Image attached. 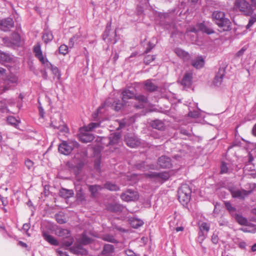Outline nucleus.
I'll return each instance as SVG.
<instances>
[{
	"mask_svg": "<svg viewBox=\"0 0 256 256\" xmlns=\"http://www.w3.org/2000/svg\"><path fill=\"white\" fill-rule=\"evenodd\" d=\"M238 246L241 249L246 250V244L244 241L241 240L238 244Z\"/></svg>",
	"mask_w": 256,
	"mask_h": 256,
	"instance_id": "nucleus-64",
	"label": "nucleus"
},
{
	"mask_svg": "<svg viewBox=\"0 0 256 256\" xmlns=\"http://www.w3.org/2000/svg\"><path fill=\"white\" fill-rule=\"evenodd\" d=\"M94 138V136L92 134L88 132L82 134L79 136L80 140L84 143L91 142Z\"/></svg>",
	"mask_w": 256,
	"mask_h": 256,
	"instance_id": "nucleus-26",
	"label": "nucleus"
},
{
	"mask_svg": "<svg viewBox=\"0 0 256 256\" xmlns=\"http://www.w3.org/2000/svg\"><path fill=\"white\" fill-rule=\"evenodd\" d=\"M0 58L4 61L8 62H10L11 60V58L10 56L4 52H0Z\"/></svg>",
	"mask_w": 256,
	"mask_h": 256,
	"instance_id": "nucleus-54",
	"label": "nucleus"
},
{
	"mask_svg": "<svg viewBox=\"0 0 256 256\" xmlns=\"http://www.w3.org/2000/svg\"><path fill=\"white\" fill-rule=\"evenodd\" d=\"M76 196L78 201L82 202L86 200L85 194L83 192V189L82 186L76 188Z\"/></svg>",
	"mask_w": 256,
	"mask_h": 256,
	"instance_id": "nucleus-30",
	"label": "nucleus"
},
{
	"mask_svg": "<svg viewBox=\"0 0 256 256\" xmlns=\"http://www.w3.org/2000/svg\"><path fill=\"white\" fill-rule=\"evenodd\" d=\"M56 222L60 224H64L66 222V220L64 218V216L61 214H56L55 215Z\"/></svg>",
	"mask_w": 256,
	"mask_h": 256,
	"instance_id": "nucleus-52",
	"label": "nucleus"
},
{
	"mask_svg": "<svg viewBox=\"0 0 256 256\" xmlns=\"http://www.w3.org/2000/svg\"><path fill=\"white\" fill-rule=\"evenodd\" d=\"M192 190L188 184H182L178 190V199L183 204H187L191 198Z\"/></svg>",
	"mask_w": 256,
	"mask_h": 256,
	"instance_id": "nucleus-3",
	"label": "nucleus"
},
{
	"mask_svg": "<svg viewBox=\"0 0 256 256\" xmlns=\"http://www.w3.org/2000/svg\"><path fill=\"white\" fill-rule=\"evenodd\" d=\"M58 194L60 196L64 198L67 199L69 198L70 197H72L74 194V192L73 190H68L62 188L59 190Z\"/></svg>",
	"mask_w": 256,
	"mask_h": 256,
	"instance_id": "nucleus-24",
	"label": "nucleus"
},
{
	"mask_svg": "<svg viewBox=\"0 0 256 256\" xmlns=\"http://www.w3.org/2000/svg\"><path fill=\"white\" fill-rule=\"evenodd\" d=\"M114 251V247L110 244H106L103 247L102 254L106 256H111Z\"/></svg>",
	"mask_w": 256,
	"mask_h": 256,
	"instance_id": "nucleus-29",
	"label": "nucleus"
},
{
	"mask_svg": "<svg viewBox=\"0 0 256 256\" xmlns=\"http://www.w3.org/2000/svg\"><path fill=\"white\" fill-rule=\"evenodd\" d=\"M74 242V239L70 235V236L68 238H64L61 241L60 244L61 247L64 248L66 249H67L73 244Z\"/></svg>",
	"mask_w": 256,
	"mask_h": 256,
	"instance_id": "nucleus-27",
	"label": "nucleus"
},
{
	"mask_svg": "<svg viewBox=\"0 0 256 256\" xmlns=\"http://www.w3.org/2000/svg\"><path fill=\"white\" fill-rule=\"evenodd\" d=\"M124 142L128 146L132 148H136L140 144L139 138L132 134H127L124 136Z\"/></svg>",
	"mask_w": 256,
	"mask_h": 256,
	"instance_id": "nucleus-10",
	"label": "nucleus"
},
{
	"mask_svg": "<svg viewBox=\"0 0 256 256\" xmlns=\"http://www.w3.org/2000/svg\"><path fill=\"white\" fill-rule=\"evenodd\" d=\"M196 27L198 28V30L203 33H205L208 35L214 34V30H213L210 25L206 24L204 22L198 23Z\"/></svg>",
	"mask_w": 256,
	"mask_h": 256,
	"instance_id": "nucleus-14",
	"label": "nucleus"
},
{
	"mask_svg": "<svg viewBox=\"0 0 256 256\" xmlns=\"http://www.w3.org/2000/svg\"><path fill=\"white\" fill-rule=\"evenodd\" d=\"M158 165L162 168H170L172 165L171 159L166 156H162L158 158Z\"/></svg>",
	"mask_w": 256,
	"mask_h": 256,
	"instance_id": "nucleus-16",
	"label": "nucleus"
},
{
	"mask_svg": "<svg viewBox=\"0 0 256 256\" xmlns=\"http://www.w3.org/2000/svg\"><path fill=\"white\" fill-rule=\"evenodd\" d=\"M92 238L88 236L86 234H82L80 239V244L83 245H87L90 244Z\"/></svg>",
	"mask_w": 256,
	"mask_h": 256,
	"instance_id": "nucleus-43",
	"label": "nucleus"
},
{
	"mask_svg": "<svg viewBox=\"0 0 256 256\" xmlns=\"http://www.w3.org/2000/svg\"><path fill=\"white\" fill-rule=\"evenodd\" d=\"M14 26V20L10 17L0 20V30L4 32H9Z\"/></svg>",
	"mask_w": 256,
	"mask_h": 256,
	"instance_id": "nucleus-11",
	"label": "nucleus"
},
{
	"mask_svg": "<svg viewBox=\"0 0 256 256\" xmlns=\"http://www.w3.org/2000/svg\"><path fill=\"white\" fill-rule=\"evenodd\" d=\"M100 122H90L87 126H86V132L92 131L94 129L100 126Z\"/></svg>",
	"mask_w": 256,
	"mask_h": 256,
	"instance_id": "nucleus-39",
	"label": "nucleus"
},
{
	"mask_svg": "<svg viewBox=\"0 0 256 256\" xmlns=\"http://www.w3.org/2000/svg\"><path fill=\"white\" fill-rule=\"evenodd\" d=\"M134 168L138 170H140L142 171H144L146 170L145 167V162L140 161V162H136L134 166Z\"/></svg>",
	"mask_w": 256,
	"mask_h": 256,
	"instance_id": "nucleus-40",
	"label": "nucleus"
},
{
	"mask_svg": "<svg viewBox=\"0 0 256 256\" xmlns=\"http://www.w3.org/2000/svg\"><path fill=\"white\" fill-rule=\"evenodd\" d=\"M233 218H234L236 222L240 225L247 226L248 225V222L247 218L244 217L242 214H237Z\"/></svg>",
	"mask_w": 256,
	"mask_h": 256,
	"instance_id": "nucleus-33",
	"label": "nucleus"
},
{
	"mask_svg": "<svg viewBox=\"0 0 256 256\" xmlns=\"http://www.w3.org/2000/svg\"><path fill=\"white\" fill-rule=\"evenodd\" d=\"M87 156V152L86 150H84L81 152V158H79V153L78 152L74 156V158L76 159V162H74L75 164L72 167L74 168L76 174H78L80 173V172L82 170L85 163H86V158Z\"/></svg>",
	"mask_w": 256,
	"mask_h": 256,
	"instance_id": "nucleus-5",
	"label": "nucleus"
},
{
	"mask_svg": "<svg viewBox=\"0 0 256 256\" xmlns=\"http://www.w3.org/2000/svg\"><path fill=\"white\" fill-rule=\"evenodd\" d=\"M228 190L230 192L232 197L240 200H244L252 193V190H246L242 188H239L237 186L232 185L228 186Z\"/></svg>",
	"mask_w": 256,
	"mask_h": 256,
	"instance_id": "nucleus-4",
	"label": "nucleus"
},
{
	"mask_svg": "<svg viewBox=\"0 0 256 256\" xmlns=\"http://www.w3.org/2000/svg\"><path fill=\"white\" fill-rule=\"evenodd\" d=\"M155 46V44H154L150 42H148V46L146 47V50H144V54H148L150 52L151 50Z\"/></svg>",
	"mask_w": 256,
	"mask_h": 256,
	"instance_id": "nucleus-58",
	"label": "nucleus"
},
{
	"mask_svg": "<svg viewBox=\"0 0 256 256\" xmlns=\"http://www.w3.org/2000/svg\"><path fill=\"white\" fill-rule=\"evenodd\" d=\"M104 104L110 106L116 112H119L124 106V104L118 99L114 100L112 98H108L105 102Z\"/></svg>",
	"mask_w": 256,
	"mask_h": 256,
	"instance_id": "nucleus-12",
	"label": "nucleus"
},
{
	"mask_svg": "<svg viewBox=\"0 0 256 256\" xmlns=\"http://www.w3.org/2000/svg\"><path fill=\"white\" fill-rule=\"evenodd\" d=\"M206 233L205 234L204 232L200 230L198 232V239L202 242L206 238Z\"/></svg>",
	"mask_w": 256,
	"mask_h": 256,
	"instance_id": "nucleus-61",
	"label": "nucleus"
},
{
	"mask_svg": "<svg viewBox=\"0 0 256 256\" xmlns=\"http://www.w3.org/2000/svg\"><path fill=\"white\" fill-rule=\"evenodd\" d=\"M224 204L226 210L228 211L230 214L232 216H234L236 213V207L232 206L230 202L224 201Z\"/></svg>",
	"mask_w": 256,
	"mask_h": 256,
	"instance_id": "nucleus-28",
	"label": "nucleus"
},
{
	"mask_svg": "<svg viewBox=\"0 0 256 256\" xmlns=\"http://www.w3.org/2000/svg\"><path fill=\"white\" fill-rule=\"evenodd\" d=\"M144 89L150 92L158 90V86L154 84L152 81V80H147L144 82Z\"/></svg>",
	"mask_w": 256,
	"mask_h": 256,
	"instance_id": "nucleus-23",
	"label": "nucleus"
},
{
	"mask_svg": "<svg viewBox=\"0 0 256 256\" xmlns=\"http://www.w3.org/2000/svg\"><path fill=\"white\" fill-rule=\"evenodd\" d=\"M50 126L52 128H54L55 129L59 130L60 132H68V128L67 126H57L53 124V122H52L50 124Z\"/></svg>",
	"mask_w": 256,
	"mask_h": 256,
	"instance_id": "nucleus-45",
	"label": "nucleus"
},
{
	"mask_svg": "<svg viewBox=\"0 0 256 256\" xmlns=\"http://www.w3.org/2000/svg\"><path fill=\"white\" fill-rule=\"evenodd\" d=\"M130 224L132 228H138L144 224V222L138 218H132L130 219Z\"/></svg>",
	"mask_w": 256,
	"mask_h": 256,
	"instance_id": "nucleus-32",
	"label": "nucleus"
},
{
	"mask_svg": "<svg viewBox=\"0 0 256 256\" xmlns=\"http://www.w3.org/2000/svg\"><path fill=\"white\" fill-rule=\"evenodd\" d=\"M158 178L166 180L170 178V174L166 172H158Z\"/></svg>",
	"mask_w": 256,
	"mask_h": 256,
	"instance_id": "nucleus-53",
	"label": "nucleus"
},
{
	"mask_svg": "<svg viewBox=\"0 0 256 256\" xmlns=\"http://www.w3.org/2000/svg\"><path fill=\"white\" fill-rule=\"evenodd\" d=\"M54 38L52 33L51 31L45 32L42 36V40L44 43L48 44L51 42Z\"/></svg>",
	"mask_w": 256,
	"mask_h": 256,
	"instance_id": "nucleus-35",
	"label": "nucleus"
},
{
	"mask_svg": "<svg viewBox=\"0 0 256 256\" xmlns=\"http://www.w3.org/2000/svg\"><path fill=\"white\" fill-rule=\"evenodd\" d=\"M68 50V47L66 45L62 44L58 48L59 53L63 55H65L67 54Z\"/></svg>",
	"mask_w": 256,
	"mask_h": 256,
	"instance_id": "nucleus-50",
	"label": "nucleus"
},
{
	"mask_svg": "<svg viewBox=\"0 0 256 256\" xmlns=\"http://www.w3.org/2000/svg\"><path fill=\"white\" fill-rule=\"evenodd\" d=\"M120 197L122 200L129 202L138 200L140 196L137 190L132 189H127L120 194Z\"/></svg>",
	"mask_w": 256,
	"mask_h": 256,
	"instance_id": "nucleus-9",
	"label": "nucleus"
},
{
	"mask_svg": "<svg viewBox=\"0 0 256 256\" xmlns=\"http://www.w3.org/2000/svg\"><path fill=\"white\" fill-rule=\"evenodd\" d=\"M200 230L204 232L206 231L207 233L210 230V224L206 222H202L199 226Z\"/></svg>",
	"mask_w": 256,
	"mask_h": 256,
	"instance_id": "nucleus-47",
	"label": "nucleus"
},
{
	"mask_svg": "<svg viewBox=\"0 0 256 256\" xmlns=\"http://www.w3.org/2000/svg\"><path fill=\"white\" fill-rule=\"evenodd\" d=\"M112 22L107 23L105 30L102 34V38L104 40H108V42L112 44H115L118 40L116 38V31L111 32Z\"/></svg>",
	"mask_w": 256,
	"mask_h": 256,
	"instance_id": "nucleus-6",
	"label": "nucleus"
},
{
	"mask_svg": "<svg viewBox=\"0 0 256 256\" xmlns=\"http://www.w3.org/2000/svg\"><path fill=\"white\" fill-rule=\"evenodd\" d=\"M212 242L214 244H217L218 242V237L217 233L214 232L212 236Z\"/></svg>",
	"mask_w": 256,
	"mask_h": 256,
	"instance_id": "nucleus-59",
	"label": "nucleus"
},
{
	"mask_svg": "<svg viewBox=\"0 0 256 256\" xmlns=\"http://www.w3.org/2000/svg\"><path fill=\"white\" fill-rule=\"evenodd\" d=\"M101 160L100 158H96L94 161V169L98 172H100Z\"/></svg>",
	"mask_w": 256,
	"mask_h": 256,
	"instance_id": "nucleus-48",
	"label": "nucleus"
},
{
	"mask_svg": "<svg viewBox=\"0 0 256 256\" xmlns=\"http://www.w3.org/2000/svg\"><path fill=\"white\" fill-rule=\"evenodd\" d=\"M234 5L246 16H250L254 12L251 5L245 0H236Z\"/></svg>",
	"mask_w": 256,
	"mask_h": 256,
	"instance_id": "nucleus-7",
	"label": "nucleus"
},
{
	"mask_svg": "<svg viewBox=\"0 0 256 256\" xmlns=\"http://www.w3.org/2000/svg\"><path fill=\"white\" fill-rule=\"evenodd\" d=\"M122 134L120 132H114L111 134L108 137V145H114L118 144L120 142Z\"/></svg>",
	"mask_w": 256,
	"mask_h": 256,
	"instance_id": "nucleus-18",
	"label": "nucleus"
},
{
	"mask_svg": "<svg viewBox=\"0 0 256 256\" xmlns=\"http://www.w3.org/2000/svg\"><path fill=\"white\" fill-rule=\"evenodd\" d=\"M33 52L35 54V56H38V55L42 54L40 44H38L34 46Z\"/></svg>",
	"mask_w": 256,
	"mask_h": 256,
	"instance_id": "nucleus-49",
	"label": "nucleus"
},
{
	"mask_svg": "<svg viewBox=\"0 0 256 256\" xmlns=\"http://www.w3.org/2000/svg\"><path fill=\"white\" fill-rule=\"evenodd\" d=\"M69 250L70 252L76 255H78L80 254V245H74L73 246L70 247Z\"/></svg>",
	"mask_w": 256,
	"mask_h": 256,
	"instance_id": "nucleus-44",
	"label": "nucleus"
},
{
	"mask_svg": "<svg viewBox=\"0 0 256 256\" xmlns=\"http://www.w3.org/2000/svg\"><path fill=\"white\" fill-rule=\"evenodd\" d=\"M150 126L153 128L159 130H164L165 129L164 122L160 120H152L150 123Z\"/></svg>",
	"mask_w": 256,
	"mask_h": 256,
	"instance_id": "nucleus-25",
	"label": "nucleus"
},
{
	"mask_svg": "<svg viewBox=\"0 0 256 256\" xmlns=\"http://www.w3.org/2000/svg\"><path fill=\"white\" fill-rule=\"evenodd\" d=\"M26 167L30 170L34 166V162L30 159H26L24 162Z\"/></svg>",
	"mask_w": 256,
	"mask_h": 256,
	"instance_id": "nucleus-60",
	"label": "nucleus"
},
{
	"mask_svg": "<svg viewBox=\"0 0 256 256\" xmlns=\"http://www.w3.org/2000/svg\"><path fill=\"white\" fill-rule=\"evenodd\" d=\"M191 64L196 69H199L204 66V60L202 56H199L192 60Z\"/></svg>",
	"mask_w": 256,
	"mask_h": 256,
	"instance_id": "nucleus-22",
	"label": "nucleus"
},
{
	"mask_svg": "<svg viewBox=\"0 0 256 256\" xmlns=\"http://www.w3.org/2000/svg\"><path fill=\"white\" fill-rule=\"evenodd\" d=\"M104 240L112 243L117 242V240L115 239L114 236L109 234L106 236L104 238Z\"/></svg>",
	"mask_w": 256,
	"mask_h": 256,
	"instance_id": "nucleus-55",
	"label": "nucleus"
},
{
	"mask_svg": "<svg viewBox=\"0 0 256 256\" xmlns=\"http://www.w3.org/2000/svg\"><path fill=\"white\" fill-rule=\"evenodd\" d=\"M56 234L58 236L66 238L70 236V232L68 229L60 228L56 230Z\"/></svg>",
	"mask_w": 256,
	"mask_h": 256,
	"instance_id": "nucleus-31",
	"label": "nucleus"
},
{
	"mask_svg": "<svg viewBox=\"0 0 256 256\" xmlns=\"http://www.w3.org/2000/svg\"><path fill=\"white\" fill-rule=\"evenodd\" d=\"M158 172H150L145 174L146 178H158Z\"/></svg>",
	"mask_w": 256,
	"mask_h": 256,
	"instance_id": "nucleus-56",
	"label": "nucleus"
},
{
	"mask_svg": "<svg viewBox=\"0 0 256 256\" xmlns=\"http://www.w3.org/2000/svg\"><path fill=\"white\" fill-rule=\"evenodd\" d=\"M228 168L227 164L224 162H222L220 166V173L226 174L228 172Z\"/></svg>",
	"mask_w": 256,
	"mask_h": 256,
	"instance_id": "nucleus-51",
	"label": "nucleus"
},
{
	"mask_svg": "<svg viewBox=\"0 0 256 256\" xmlns=\"http://www.w3.org/2000/svg\"><path fill=\"white\" fill-rule=\"evenodd\" d=\"M42 236L45 240L48 242L51 245L58 246L60 244L58 241L55 238L52 236L48 234V232H43Z\"/></svg>",
	"mask_w": 256,
	"mask_h": 256,
	"instance_id": "nucleus-20",
	"label": "nucleus"
},
{
	"mask_svg": "<svg viewBox=\"0 0 256 256\" xmlns=\"http://www.w3.org/2000/svg\"><path fill=\"white\" fill-rule=\"evenodd\" d=\"M156 58V55H147L144 58V62L145 64L148 65Z\"/></svg>",
	"mask_w": 256,
	"mask_h": 256,
	"instance_id": "nucleus-42",
	"label": "nucleus"
},
{
	"mask_svg": "<svg viewBox=\"0 0 256 256\" xmlns=\"http://www.w3.org/2000/svg\"><path fill=\"white\" fill-rule=\"evenodd\" d=\"M0 200L2 202V206H6L8 204V202L7 197H3L0 194Z\"/></svg>",
	"mask_w": 256,
	"mask_h": 256,
	"instance_id": "nucleus-62",
	"label": "nucleus"
},
{
	"mask_svg": "<svg viewBox=\"0 0 256 256\" xmlns=\"http://www.w3.org/2000/svg\"><path fill=\"white\" fill-rule=\"evenodd\" d=\"M104 188L110 191H118L120 190V187L110 182H106L104 184Z\"/></svg>",
	"mask_w": 256,
	"mask_h": 256,
	"instance_id": "nucleus-34",
	"label": "nucleus"
},
{
	"mask_svg": "<svg viewBox=\"0 0 256 256\" xmlns=\"http://www.w3.org/2000/svg\"><path fill=\"white\" fill-rule=\"evenodd\" d=\"M88 190L90 193L92 198H96L98 192L102 189V187L98 184L88 185Z\"/></svg>",
	"mask_w": 256,
	"mask_h": 256,
	"instance_id": "nucleus-19",
	"label": "nucleus"
},
{
	"mask_svg": "<svg viewBox=\"0 0 256 256\" xmlns=\"http://www.w3.org/2000/svg\"><path fill=\"white\" fill-rule=\"evenodd\" d=\"M50 70L52 72V74L54 75V78H56L58 80L60 79L61 74L58 68L54 66Z\"/></svg>",
	"mask_w": 256,
	"mask_h": 256,
	"instance_id": "nucleus-46",
	"label": "nucleus"
},
{
	"mask_svg": "<svg viewBox=\"0 0 256 256\" xmlns=\"http://www.w3.org/2000/svg\"><path fill=\"white\" fill-rule=\"evenodd\" d=\"M18 78L16 76L12 74H10L8 75L6 77V80L7 84H16L17 82Z\"/></svg>",
	"mask_w": 256,
	"mask_h": 256,
	"instance_id": "nucleus-38",
	"label": "nucleus"
},
{
	"mask_svg": "<svg viewBox=\"0 0 256 256\" xmlns=\"http://www.w3.org/2000/svg\"><path fill=\"white\" fill-rule=\"evenodd\" d=\"M256 22V16H252L248 20V24L246 26V28L249 29Z\"/></svg>",
	"mask_w": 256,
	"mask_h": 256,
	"instance_id": "nucleus-57",
	"label": "nucleus"
},
{
	"mask_svg": "<svg viewBox=\"0 0 256 256\" xmlns=\"http://www.w3.org/2000/svg\"><path fill=\"white\" fill-rule=\"evenodd\" d=\"M3 42L8 46H20L21 44V37L17 32H12L10 38H4Z\"/></svg>",
	"mask_w": 256,
	"mask_h": 256,
	"instance_id": "nucleus-8",
	"label": "nucleus"
},
{
	"mask_svg": "<svg viewBox=\"0 0 256 256\" xmlns=\"http://www.w3.org/2000/svg\"><path fill=\"white\" fill-rule=\"evenodd\" d=\"M176 54L180 56L183 58H187L189 56V54L188 52L184 51V50L180 48H176L175 50Z\"/></svg>",
	"mask_w": 256,
	"mask_h": 256,
	"instance_id": "nucleus-41",
	"label": "nucleus"
},
{
	"mask_svg": "<svg viewBox=\"0 0 256 256\" xmlns=\"http://www.w3.org/2000/svg\"><path fill=\"white\" fill-rule=\"evenodd\" d=\"M78 37L76 35H75L71 38L69 40L70 46H72L74 44V42L78 40Z\"/></svg>",
	"mask_w": 256,
	"mask_h": 256,
	"instance_id": "nucleus-63",
	"label": "nucleus"
},
{
	"mask_svg": "<svg viewBox=\"0 0 256 256\" xmlns=\"http://www.w3.org/2000/svg\"><path fill=\"white\" fill-rule=\"evenodd\" d=\"M7 122L8 124L14 126L16 128H18L19 123V120H17L15 117L13 116H8L7 118Z\"/></svg>",
	"mask_w": 256,
	"mask_h": 256,
	"instance_id": "nucleus-36",
	"label": "nucleus"
},
{
	"mask_svg": "<svg viewBox=\"0 0 256 256\" xmlns=\"http://www.w3.org/2000/svg\"><path fill=\"white\" fill-rule=\"evenodd\" d=\"M122 100L125 103L126 102L127 100L131 98H134L135 93L134 91L130 90L128 89L124 90L122 93Z\"/></svg>",
	"mask_w": 256,
	"mask_h": 256,
	"instance_id": "nucleus-21",
	"label": "nucleus"
},
{
	"mask_svg": "<svg viewBox=\"0 0 256 256\" xmlns=\"http://www.w3.org/2000/svg\"><path fill=\"white\" fill-rule=\"evenodd\" d=\"M134 99L138 101L140 104H144L148 102V97L143 94H136Z\"/></svg>",
	"mask_w": 256,
	"mask_h": 256,
	"instance_id": "nucleus-37",
	"label": "nucleus"
},
{
	"mask_svg": "<svg viewBox=\"0 0 256 256\" xmlns=\"http://www.w3.org/2000/svg\"><path fill=\"white\" fill-rule=\"evenodd\" d=\"M80 144L74 140H62L58 144V152L64 155H69L75 148H78Z\"/></svg>",
	"mask_w": 256,
	"mask_h": 256,
	"instance_id": "nucleus-2",
	"label": "nucleus"
},
{
	"mask_svg": "<svg viewBox=\"0 0 256 256\" xmlns=\"http://www.w3.org/2000/svg\"><path fill=\"white\" fill-rule=\"evenodd\" d=\"M212 19L214 24L221 29L220 32H228L232 30V22L228 18L226 17L224 12L219 10L214 11L212 14Z\"/></svg>",
	"mask_w": 256,
	"mask_h": 256,
	"instance_id": "nucleus-1",
	"label": "nucleus"
},
{
	"mask_svg": "<svg viewBox=\"0 0 256 256\" xmlns=\"http://www.w3.org/2000/svg\"><path fill=\"white\" fill-rule=\"evenodd\" d=\"M226 66H220L218 72L216 74L213 83L216 86H219L221 84L223 78L226 74Z\"/></svg>",
	"mask_w": 256,
	"mask_h": 256,
	"instance_id": "nucleus-13",
	"label": "nucleus"
},
{
	"mask_svg": "<svg viewBox=\"0 0 256 256\" xmlns=\"http://www.w3.org/2000/svg\"><path fill=\"white\" fill-rule=\"evenodd\" d=\"M193 74L191 72H186L182 80L181 84L184 88H190L192 84Z\"/></svg>",
	"mask_w": 256,
	"mask_h": 256,
	"instance_id": "nucleus-15",
	"label": "nucleus"
},
{
	"mask_svg": "<svg viewBox=\"0 0 256 256\" xmlns=\"http://www.w3.org/2000/svg\"><path fill=\"white\" fill-rule=\"evenodd\" d=\"M124 206L118 203L108 204L106 206L107 210L112 212H121L123 211Z\"/></svg>",
	"mask_w": 256,
	"mask_h": 256,
	"instance_id": "nucleus-17",
	"label": "nucleus"
}]
</instances>
